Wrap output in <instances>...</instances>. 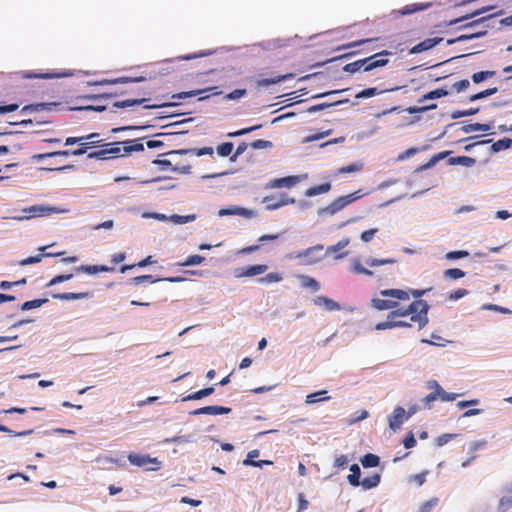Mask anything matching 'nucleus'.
I'll use <instances>...</instances> for the list:
<instances>
[{"label":"nucleus","instance_id":"53","mask_svg":"<svg viewBox=\"0 0 512 512\" xmlns=\"http://www.w3.org/2000/svg\"><path fill=\"white\" fill-rule=\"evenodd\" d=\"M464 276L465 272L459 268H450L444 271V277L447 279L457 280Z\"/></svg>","mask_w":512,"mask_h":512},{"label":"nucleus","instance_id":"36","mask_svg":"<svg viewBox=\"0 0 512 512\" xmlns=\"http://www.w3.org/2000/svg\"><path fill=\"white\" fill-rule=\"evenodd\" d=\"M350 471H351V473L347 476V480H348L349 484L352 486H355V487L359 486L361 483V481H360L361 471H360L359 466L357 464L351 465Z\"/></svg>","mask_w":512,"mask_h":512},{"label":"nucleus","instance_id":"2","mask_svg":"<svg viewBox=\"0 0 512 512\" xmlns=\"http://www.w3.org/2000/svg\"><path fill=\"white\" fill-rule=\"evenodd\" d=\"M142 138L111 142L102 145V149L88 154L90 159L108 160L116 157H125L133 152L144 151Z\"/></svg>","mask_w":512,"mask_h":512},{"label":"nucleus","instance_id":"29","mask_svg":"<svg viewBox=\"0 0 512 512\" xmlns=\"http://www.w3.org/2000/svg\"><path fill=\"white\" fill-rule=\"evenodd\" d=\"M146 101H147L146 98L126 99V100H122V101H117V102L113 103L111 111H114L115 108L133 107L136 105L143 104Z\"/></svg>","mask_w":512,"mask_h":512},{"label":"nucleus","instance_id":"25","mask_svg":"<svg viewBox=\"0 0 512 512\" xmlns=\"http://www.w3.org/2000/svg\"><path fill=\"white\" fill-rule=\"evenodd\" d=\"M91 296H92V294L90 292H79V293L65 292V293L53 294L52 297L54 299L70 301V300L85 299V298H89Z\"/></svg>","mask_w":512,"mask_h":512},{"label":"nucleus","instance_id":"51","mask_svg":"<svg viewBox=\"0 0 512 512\" xmlns=\"http://www.w3.org/2000/svg\"><path fill=\"white\" fill-rule=\"evenodd\" d=\"M351 270L355 274H364L367 276H372L373 272L371 270L366 269L363 267L361 262L358 259L353 260Z\"/></svg>","mask_w":512,"mask_h":512},{"label":"nucleus","instance_id":"7","mask_svg":"<svg viewBox=\"0 0 512 512\" xmlns=\"http://www.w3.org/2000/svg\"><path fill=\"white\" fill-rule=\"evenodd\" d=\"M323 249V245L318 244L307 249L291 253L289 258L303 259L304 265H313L321 260L319 253Z\"/></svg>","mask_w":512,"mask_h":512},{"label":"nucleus","instance_id":"15","mask_svg":"<svg viewBox=\"0 0 512 512\" xmlns=\"http://www.w3.org/2000/svg\"><path fill=\"white\" fill-rule=\"evenodd\" d=\"M231 412V408L229 407H223V406H205L198 409H195L190 412L191 415H201V414H207V415H221V414H228Z\"/></svg>","mask_w":512,"mask_h":512},{"label":"nucleus","instance_id":"30","mask_svg":"<svg viewBox=\"0 0 512 512\" xmlns=\"http://www.w3.org/2000/svg\"><path fill=\"white\" fill-rule=\"evenodd\" d=\"M214 391V387H207L183 397L182 401L199 400L213 394Z\"/></svg>","mask_w":512,"mask_h":512},{"label":"nucleus","instance_id":"4","mask_svg":"<svg viewBox=\"0 0 512 512\" xmlns=\"http://www.w3.org/2000/svg\"><path fill=\"white\" fill-rule=\"evenodd\" d=\"M427 388L432 390L431 393L426 395L422 399V403L424 408L431 409L432 403L436 400H441L443 402L454 401L457 397V394L447 393L436 380H430L427 382Z\"/></svg>","mask_w":512,"mask_h":512},{"label":"nucleus","instance_id":"37","mask_svg":"<svg viewBox=\"0 0 512 512\" xmlns=\"http://www.w3.org/2000/svg\"><path fill=\"white\" fill-rule=\"evenodd\" d=\"M326 394H327L326 390H321V391H317V392L311 393V394L306 396L305 403L306 404H314V403H317V402H320V401L329 400L330 399L329 396H324Z\"/></svg>","mask_w":512,"mask_h":512},{"label":"nucleus","instance_id":"62","mask_svg":"<svg viewBox=\"0 0 512 512\" xmlns=\"http://www.w3.org/2000/svg\"><path fill=\"white\" fill-rule=\"evenodd\" d=\"M366 263L370 267H375V266L386 265V264H394V263H396V260L392 259V258H388V259L369 258V259H367Z\"/></svg>","mask_w":512,"mask_h":512},{"label":"nucleus","instance_id":"61","mask_svg":"<svg viewBox=\"0 0 512 512\" xmlns=\"http://www.w3.org/2000/svg\"><path fill=\"white\" fill-rule=\"evenodd\" d=\"M479 112V108H470L468 110H455L451 114L452 119H458L466 116H471Z\"/></svg>","mask_w":512,"mask_h":512},{"label":"nucleus","instance_id":"21","mask_svg":"<svg viewBox=\"0 0 512 512\" xmlns=\"http://www.w3.org/2000/svg\"><path fill=\"white\" fill-rule=\"evenodd\" d=\"M298 182L297 176H288L283 178H277L270 181L267 188H281V187H292Z\"/></svg>","mask_w":512,"mask_h":512},{"label":"nucleus","instance_id":"55","mask_svg":"<svg viewBox=\"0 0 512 512\" xmlns=\"http://www.w3.org/2000/svg\"><path fill=\"white\" fill-rule=\"evenodd\" d=\"M47 301H48V299H34V300L26 301L22 304L21 309L23 311L35 309V308L42 306Z\"/></svg>","mask_w":512,"mask_h":512},{"label":"nucleus","instance_id":"45","mask_svg":"<svg viewBox=\"0 0 512 512\" xmlns=\"http://www.w3.org/2000/svg\"><path fill=\"white\" fill-rule=\"evenodd\" d=\"M512 146V139L503 138L494 142L491 146L493 152H500Z\"/></svg>","mask_w":512,"mask_h":512},{"label":"nucleus","instance_id":"1","mask_svg":"<svg viewBox=\"0 0 512 512\" xmlns=\"http://www.w3.org/2000/svg\"><path fill=\"white\" fill-rule=\"evenodd\" d=\"M429 305L425 300H414L406 309L391 311L387 320L376 324V330H386L396 327H412L417 325L418 329L424 328L428 323Z\"/></svg>","mask_w":512,"mask_h":512},{"label":"nucleus","instance_id":"54","mask_svg":"<svg viewBox=\"0 0 512 512\" xmlns=\"http://www.w3.org/2000/svg\"><path fill=\"white\" fill-rule=\"evenodd\" d=\"M437 108V104L435 103H432V104H429V105H426V106H410V107H407L405 109V111L409 114H416V113H422V112H426L428 110H434Z\"/></svg>","mask_w":512,"mask_h":512},{"label":"nucleus","instance_id":"32","mask_svg":"<svg viewBox=\"0 0 512 512\" xmlns=\"http://www.w3.org/2000/svg\"><path fill=\"white\" fill-rule=\"evenodd\" d=\"M448 163L450 165H463L466 167H471L475 165L476 160L469 156H457V157H451L448 160Z\"/></svg>","mask_w":512,"mask_h":512},{"label":"nucleus","instance_id":"42","mask_svg":"<svg viewBox=\"0 0 512 512\" xmlns=\"http://www.w3.org/2000/svg\"><path fill=\"white\" fill-rule=\"evenodd\" d=\"M486 34V31H479V32H476V33H472V34H462L460 36H458L457 38H454V39H448L447 40V45H452L456 42H461V41H466V40H471V39H474V38H479V37H482Z\"/></svg>","mask_w":512,"mask_h":512},{"label":"nucleus","instance_id":"12","mask_svg":"<svg viewBox=\"0 0 512 512\" xmlns=\"http://www.w3.org/2000/svg\"><path fill=\"white\" fill-rule=\"evenodd\" d=\"M442 41H443L442 37L427 38V39L421 41L420 43H418L417 45L413 46L410 49L409 53L410 54H418V53L430 50L433 47H435L436 45H438L439 43H441Z\"/></svg>","mask_w":512,"mask_h":512},{"label":"nucleus","instance_id":"58","mask_svg":"<svg viewBox=\"0 0 512 512\" xmlns=\"http://www.w3.org/2000/svg\"><path fill=\"white\" fill-rule=\"evenodd\" d=\"M233 143L231 142H225V143H222L220 144L218 147H217V153L221 156V157H227V156H231V153L233 151Z\"/></svg>","mask_w":512,"mask_h":512},{"label":"nucleus","instance_id":"60","mask_svg":"<svg viewBox=\"0 0 512 512\" xmlns=\"http://www.w3.org/2000/svg\"><path fill=\"white\" fill-rule=\"evenodd\" d=\"M382 91H379L376 87L366 88L355 95V98H370L379 95Z\"/></svg>","mask_w":512,"mask_h":512},{"label":"nucleus","instance_id":"59","mask_svg":"<svg viewBox=\"0 0 512 512\" xmlns=\"http://www.w3.org/2000/svg\"><path fill=\"white\" fill-rule=\"evenodd\" d=\"M0 432L7 433L9 436L12 437H21V436H27L33 433L32 429L16 432L14 430L9 429L7 426L0 424Z\"/></svg>","mask_w":512,"mask_h":512},{"label":"nucleus","instance_id":"14","mask_svg":"<svg viewBox=\"0 0 512 512\" xmlns=\"http://www.w3.org/2000/svg\"><path fill=\"white\" fill-rule=\"evenodd\" d=\"M405 409L403 407H396L389 417V427L395 431L401 427L403 422L407 419Z\"/></svg>","mask_w":512,"mask_h":512},{"label":"nucleus","instance_id":"63","mask_svg":"<svg viewBox=\"0 0 512 512\" xmlns=\"http://www.w3.org/2000/svg\"><path fill=\"white\" fill-rule=\"evenodd\" d=\"M439 503L437 497H433L427 502L423 503L418 512H431Z\"/></svg>","mask_w":512,"mask_h":512},{"label":"nucleus","instance_id":"48","mask_svg":"<svg viewBox=\"0 0 512 512\" xmlns=\"http://www.w3.org/2000/svg\"><path fill=\"white\" fill-rule=\"evenodd\" d=\"M497 92H498V88L497 87L488 88L486 90H483V91H480V92H478L476 94L471 95L469 97V101L470 102H474V101L486 98L488 96H491V95H493V94H495Z\"/></svg>","mask_w":512,"mask_h":512},{"label":"nucleus","instance_id":"57","mask_svg":"<svg viewBox=\"0 0 512 512\" xmlns=\"http://www.w3.org/2000/svg\"><path fill=\"white\" fill-rule=\"evenodd\" d=\"M98 143H99V141L86 142L85 140L78 142L79 147L77 149H74L75 156H81V155L85 154L88 149H90L93 145H96Z\"/></svg>","mask_w":512,"mask_h":512},{"label":"nucleus","instance_id":"3","mask_svg":"<svg viewBox=\"0 0 512 512\" xmlns=\"http://www.w3.org/2000/svg\"><path fill=\"white\" fill-rule=\"evenodd\" d=\"M379 294L383 298H374L371 301L372 307L379 311L400 309L399 302L410 299V292L402 289H385Z\"/></svg>","mask_w":512,"mask_h":512},{"label":"nucleus","instance_id":"33","mask_svg":"<svg viewBox=\"0 0 512 512\" xmlns=\"http://www.w3.org/2000/svg\"><path fill=\"white\" fill-rule=\"evenodd\" d=\"M449 153V151H443L434 155L427 163L419 166L415 171L420 172L433 167L438 161L444 159Z\"/></svg>","mask_w":512,"mask_h":512},{"label":"nucleus","instance_id":"6","mask_svg":"<svg viewBox=\"0 0 512 512\" xmlns=\"http://www.w3.org/2000/svg\"><path fill=\"white\" fill-rule=\"evenodd\" d=\"M363 195L360 194V191H356L354 193L340 196L337 199H335L332 203H330L328 206L322 208L319 210V215H334L337 212L344 209L346 206L350 205L354 201L360 199Z\"/></svg>","mask_w":512,"mask_h":512},{"label":"nucleus","instance_id":"18","mask_svg":"<svg viewBox=\"0 0 512 512\" xmlns=\"http://www.w3.org/2000/svg\"><path fill=\"white\" fill-rule=\"evenodd\" d=\"M26 211L30 213L29 217H41L59 212V210L55 207L45 205H34L28 208Z\"/></svg>","mask_w":512,"mask_h":512},{"label":"nucleus","instance_id":"40","mask_svg":"<svg viewBox=\"0 0 512 512\" xmlns=\"http://www.w3.org/2000/svg\"><path fill=\"white\" fill-rule=\"evenodd\" d=\"M496 75V71L493 70H486V71H479L474 74H472L471 79L475 84H478L482 81H485L489 78H492Z\"/></svg>","mask_w":512,"mask_h":512},{"label":"nucleus","instance_id":"8","mask_svg":"<svg viewBox=\"0 0 512 512\" xmlns=\"http://www.w3.org/2000/svg\"><path fill=\"white\" fill-rule=\"evenodd\" d=\"M262 202L266 204L267 210H276L283 206L294 204L295 199L289 198L286 194L282 193L279 195L265 196Z\"/></svg>","mask_w":512,"mask_h":512},{"label":"nucleus","instance_id":"13","mask_svg":"<svg viewBox=\"0 0 512 512\" xmlns=\"http://www.w3.org/2000/svg\"><path fill=\"white\" fill-rule=\"evenodd\" d=\"M431 5H432L431 3H412V4H407V5H405L404 7L400 8V9L394 10L393 14H395L397 16L410 15V14H413V13H416V12H420V11L426 10L429 7H431Z\"/></svg>","mask_w":512,"mask_h":512},{"label":"nucleus","instance_id":"56","mask_svg":"<svg viewBox=\"0 0 512 512\" xmlns=\"http://www.w3.org/2000/svg\"><path fill=\"white\" fill-rule=\"evenodd\" d=\"M262 127L261 124L259 125H255V126H251V127H247V128H242L240 130H237V131H234V132H229L227 134L228 137L230 138H235V137H239V136H242V135H246V134H249L255 130H258Z\"/></svg>","mask_w":512,"mask_h":512},{"label":"nucleus","instance_id":"41","mask_svg":"<svg viewBox=\"0 0 512 512\" xmlns=\"http://www.w3.org/2000/svg\"><path fill=\"white\" fill-rule=\"evenodd\" d=\"M56 105L55 103H37L26 105L22 108L21 112H38L50 109L51 106Z\"/></svg>","mask_w":512,"mask_h":512},{"label":"nucleus","instance_id":"27","mask_svg":"<svg viewBox=\"0 0 512 512\" xmlns=\"http://www.w3.org/2000/svg\"><path fill=\"white\" fill-rule=\"evenodd\" d=\"M298 279L300 280L301 286L306 289H310L313 292H317L320 289V284L318 281L307 275H299Z\"/></svg>","mask_w":512,"mask_h":512},{"label":"nucleus","instance_id":"20","mask_svg":"<svg viewBox=\"0 0 512 512\" xmlns=\"http://www.w3.org/2000/svg\"><path fill=\"white\" fill-rule=\"evenodd\" d=\"M214 150L212 147H203V148H192V149H179V150H172L168 152V155H185V154H195L197 156H203V155H213Z\"/></svg>","mask_w":512,"mask_h":512},{"label":"nucleus","instance_id":"19","mask_svg":"<svg viewBox=\"0 0 512 512\" xmlns=\"http://www.w3.org/2000/svg\"><path fill=\"white\" fill-rule=\"evenodd\" d=\"M114 267L105 265H81L75 268L76 273L96 274L99 272H112Z\"/></svg>","mask_w":512,"mask_h":512},{"label":"nucleus","instance_id":"44","mask_svg":"<svg viewBox=\"0 0 512 512\" xmlns=\"http://www.w3.org/2000/svg\"><path fill=\"white\" fill-rule=\"evenodd\" d=\"M449 92L444 88L435 89L433 91H430L422 96L421 99H419V102L429 100V99H437L444 96H447Z\"/></svg>","mask_w":512,"mask_h":512},{"label":"nucleus","instance_id":"31","mask_svg":"<svg viewBox=\"0 0 512 512\" xmlns=\"http://www.w3.org/2000/svg\"><path fill=\"white\" fill-rule=\"evenodd\" d=\"M56 156H64V157L75 156V151L73 149V150H61V151L47 152V153L37 154L33 158L36 160H42L45 158L56 157Z\"/></svg>","mask_w":512,"mask_h":512},{"label":"nucleus","instance_id":"16","mask_svg":"<svg viewBox=\"0 0 512 512\" xmlns=\"http://www.w3.org/2000/svg\"><path fill=\"white\" fill-rule=\"evenodd\" d=\"M218 215L220 217L223 216H230V215H237V216H243L245 218H252L254 216V212L252 210L243 208V207H229V208H222L218 211Z\"/></svg>","mask_w":512,"mask_h":512},{"label":"nucleus","instance_id":"39","mask_svg":"<svg viewBox=\"0 0 512 512\" xmlns=\"http://www.w3.org/2000/svg\"><path fill=\"white\" fill-rule=\"evenodd\" d=\"M379 462L380 458L377 455L371 453H368L361 458V464L365 468L376 467L379 465Z\"/></svg>","mask_w":512,"mask_h":512},{"label":"nucleus","instance_id":"11","mask_svg":"<svg viewBox=\"0 0 512 512\" xmlns=\"http://www.w3.org/2000/svg\"><path fill=\"white\" fill-rule=\"evenodd\" d=\"M390 54H391V52H389L387 50H383V51L376 53L370 57L364 58L363 60H367V62L364 65V71L368 72V71H371L378 67L386 66L389 62L388 59H377V60H374V59L379 56H387Z\"/></svg>","mask_w":512,"mask_h":512},{"label":"nucleus","instance_id":"38","mask_svg":"<svg viewBox=\"0 0 512 512\" xmlns=\"http://www.w3.org/2000/svg\"><path fill=\"white\" fill-rule=\"evenodd\" d=\"M512 511V494L509 493L501 497L497 512H511Z\"/></svg>","mask_w":512,"mask_h":512},{"label":"nucleus","instance_id":"52","mask_svg":"<svg viewBox=\"0 0 512 512\" xmlns=\"http://www.w3.org/2000/svg\"><path fill=\"white\" fill-rule=\"evenodd\" d=\"M283 279V276L282 274L278 273V272H270L268 274H266L264 277H261L259 279V282L260 283H277V282H280L282 281Z\"/></svg>","mask_w":512,"mask_h":512},{"label":"nucleus","instance_id":"9","mask_svg":"<svg viewBox=\"0 0 512 512\" xmlns=\"http://www.w3.org/2000/svg\"><path fill=\"white\" fill-rule=\"evenodd\" d=\"M128 460L132 465L138 466V467H144L148 464H155L157 467L151 468L152 470L159 469L160 462L157 458H151L149 455L146 454H137V453H130L128 455Z\"/></svg>","mask_w":512,"mask_h":512},{"label":"nucleus","instance_id":"35","mask_svg":"<svg viewBox=\"0 0 512 512\" xmlns=\"http://www.w3.org/2000/svg\"><path fill=\"white\" fill-rule=\"evenodd\" d=\"M330 189H331V184L330 183H324V184H321V185L310 187L309 189L306 190L305 195L307 197H312V196H316V195H319V194L327 193V192L330 191Z\"/></svg>","mask_w":512,"mask_h":512},{"label":"nucleus","instance_id":"17","mask_svg":"<svg viewBox=\"0 0 512 512\" xmlns=\"http://www.w3.org/2000/svg\"><path fill=\"white\" fill-rule=\"evenodd\" d=\"M70 74L64 72H45V73H33L23 72L22 78L25 79H53L69 76Z\"/></svg>","mask_w":512,"mask_h":512},{"label":"nucleus","instance_id":"49","mask_svg":"<svg viewBox=\"0 0 512 512\" xmlns=\"http://www.w3.org/2000/svg\"><path fill=\"white\" fill-rule=\"evenodd\" d=\"M204 260H205V258L203 256L195 254V255H191V256L187 257L185 261L179 262L177 265L181 266V267L199 265Z\"/></svg>","mask_w":512,"mask_h":512},{"label":"nucleus","instance_id":"23","mask_svg":"<svg viewBox=\"0 0 512 512\" xmlns=\"http://www.w3.org/2000/svg\"><path fill=\"white\" fill-rule=\"evenodd\" d=\"M493 9V6H486V7H482L480 9H477L475 11H473L472 13L470 14H467V15H464V16H461V17H458V18H455V19H451L447 22H445V26H452V25H455L457 23H460L464 20H467V19H470V18H474L478 15H481L489 10Z\"/></svg>","mask_w":512,"mask_h":512},{"label":"nucleus","instance_id":"50","mask_svg":"<svg viewBox=\"0 0 512 512\" xmlns=\"http://www.w3.org/2000/svg\"><path fill=\"white\" fill-rule=\"evenodd\" d=\"M491 129L490 125L489 124H481V123H474V124H469V125H465L463 127V131L465 133H469V132H474V131H483V132H487Z\"/></svg>","mask_w":512,"mask_h":512},{"label":"nucleus","instance_id":"64","mask_svg":"<svg viewBox=\"0 0 512 512\" xmlns=\"http://www.w3.org/2000/svg\"><path fill=\"white\" fill-rule=\"evenodd\" d=\"M361 169H362V164L352 163L347 166H343V167L339 168L337 172H338V174H346V173L357 172V171H360Z\"/></svg>","mask_w":512,"mask_h":512},{"label":"nucleus","instance_id":"34","mask_svg":"<svg viewBox=\"0 0 512 512\" xmlns=\"http://www.w3.org/2000/svg\"><path fill=\"white\" fill-rule=\"evenodd\" d=\"M380 480H381V476L380 474L378 473H374L373 475L369 476V477H366L364 478L360 485L365 489V490H369V489H372V488H375L379 485L380 483Z\"/></svg>","mask_w":512,"mask_h":512},{"label":"nucleus","instance_id":"46","mask_svg":"<svg viewBox=\"0 0 512 512\" xmlns=\"http://www.w3.org/2000/svg\"><path fill=\"white\" fill-rule=\"evenodd\" d=\"M349 100L348 99H345V100H339V101H336V102H333V103H321V104H316V105H313V106H310L309 108H307V112L308 113H315L317 111H321V110H324L330 106H334V105H339V104H343V103H347Z\"/></svg>","mask_w":512,"mask_h":512},{"label":"nucleus","instance_id":"10","mask_svg":"<svg viewBox=\"0 0 512 512\" xmlns=\"http://www.w3.org/2000/svg\"><path fill=\"white\" fill-rule=\"evenodd\" d=\"M268 266L266 264H257L251 265L243 268H238L235 270V276L238 278L241 277H253L260 274H263L267 271Z\"/></svg>","mask_w":512,"mask_h":512},{"label":"nucleus","instance_id":"5","mask_svg":"<svg viewBox=\"0 0 512 512\" xmlns=\"http://www.w3.org/2000/svg\"><path fill=\"white\" fill-rule=\"evenodd\" d=\"M363 195L360 194V191H356L354 193L340 196L337 199H335L332 203H330L328 206L322 208L319 210V215H334L337 212L344 209L346 206L350 205L354 201L360 199Z\"/></svg>","mask_w":512,"mask_h":512},{"label":"nucleus","instance_id":"43","mask_svg":"<svg viewBox=\"0 0 512 512\" xmlns=\"http://www.w3.org/2000/svg\"><path fill=\"white\" fill-rule=\"evenodd\" d=\"M155 263V260L153 259L152 256H147L146 258H144L143 260H141L140 262L136 263V264H132V265H123L121 268H120V272L121 273H125L126 271L130 270V269H133L134 267H146L148 265H151Z\"/></svg>","mask_w":512,"mask_h":512},{"label":"nucleus","instance_id":"22","mask_svg":"<svg viewBox=\"0 0 512 512\" xmlns=\"http://www.w3.org/2000/svg\"><path fill=\"white\" fill-rule=\"evenodd\" d=\"M294 75L292 73L284 74V75H275L271 78H263L256 81L257 87H268L270 85H274L280 83L282 81L293 78Z\"/></svg>","mask_w":512,"mask_h":512},{"label":"nucleus","instance_id":"28","mask_svg":"<svg viewBox=\"0 0 512 512\" xmlns=\"http://www.w3.org/2000/svg\"><path fill=\"white\" fill-rule=\"evenodd\" d=\"M99 136H100L99 133H91V134H88L86 136H81V137H68L65 140V145L66 146L74 145V144L84 141V140L86 142L99 141V143H100L101 140L99 139Z\"/></svg>","mask_w":512,"mask_h":512},{"label":"nucleus","instance_id":"47","mask_svg":"<svg viewBox=\"0 0 512 512\" xmlns=\"http://www.w3.org/2000/svg\"><path fill=\"white\" fill-rule=\"evenodd\" d=\"M366 62H367V60L360 59L355 62L348 63L343 67V71L348 72V73H355L361 69L364 70V65Z\"/></svg>","mask_w":512,"mask_h":512},{"label":"nucleus","instance_id":"24","mask_svg":"<svg viewBox=\"0 0 512 512\" xmlns=\"http://www.w3.org/2000/svg\"><path fill=\"white\" fill-rule=\"evenodd\" d=\"M314 304L317 306L324 307L327 311H336L340 310V305L336 301L326 297V296H318L314 299Z\"/></svg>","mask_w":512,"mask_h":512},{"label":"nucleus","instance_id":"26","mask_svg":"<svg viewBox=\"0 0 512 512\" xmlns=\"http://www.w3.org/2000/svg\"><path fill=\"white\" fill-rule=\"evenodd\" d=\"M259 456V450H251L247 454V458L243 461V464L246 466H254V467H262L263 465H270L272 464L269 460H260V461H254L253 458H256Z\"/></svg>","mask_w":512,"mask_h":512}]
</instances>
